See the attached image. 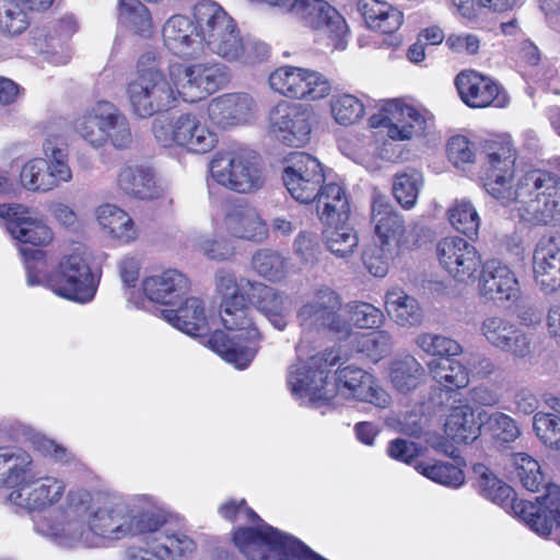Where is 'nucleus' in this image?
I'll use <instances>...</instances> for the list:
<instances>
[{"label":"nucleus","mask_w":560,"mask_h":560,"mask_svg":"<svg viewBox=\"0 0 560 560\" xmlns=\"http://www.w3.org/2000/svg\"><path fill=\"white\" fill-rule=\"evenodd\" d=\"M0 217L7 220L9 234L20 243L45 246L52 240V232L42 218L22 205H0Z\"/></svg>","instance_id":"4be33fe9"},{"label":"nucleus","mask_w":560,"mask_h":560,"mask_svg":"<svg viewBox=\"0 0 560 560\" xmlns=\"http://www.w3.org/2000/svg\"><path fill=\"white\" fill-rule=\"evenodd\" d=\"M546 405L550 412H536L533 419V428L537 438L548 448L560 452V397L546 398Z\"/></svg>","instance_id":"c03bdc74"},{"label":"nucleus","mask_w":560,"mask_h":560,"mask_svg":"<svg viewBox=\"0 0 560 560\" xmlns=\"http://www.w3.org/2000/svg\"><path fill=\"white\" fill-rule=\"evenodd\" d=\"M436 255L442 268L458 282L475 279L482 266L477 248L458 236L442 238L436 245Z\"/></svg>","instance_id":"6ab92c4d"},{"label":"nucleus","mask_w":560,"mask_h":560,"mask_svg":"<svg viewBox=\"0 0 560 560\" xmlns=\"http://www.w3.org/2000/svg\"><path fill=\"white\" fill-rule=\"evenodd\" d=\"M20 179L23 187L33 191L54 189V179L48 174L47 163L43 159L27 162L21 170Z\"/></svg>","instance_id":"680f3d73"},{"label":"nucleus","mask_w":560,"mask_h":560,"mask_svg":"<svg viewBox=\"0 0 560 560\" xmlns=\"http://www.w3.org/2000/svg\"><path fill=\"white\" fill-rule=\"evenodd\" d=\"M127 95L133 114L141 118L172 108L179 96L162 72L137 77L128 84Z\"/></svg>","instance_id":"f8f14e48"},{"label":"nucleus","mask_w":560,"mask_h":560,"mask_svg":"<svg viewBox=\"0 0 560 560\" xmlns=\"http://www.w3.org/2000/svg\"><path fill=\"white\" fill-rule=\"evenodd\" d=\"M268 81L272 91L295 100H322L331 90L330 82L324 74L301 67H280L270 73Z\"/></svg>","instance_id":"ddd939ff"},{"label":"nucleus","mask_w":560,"mask_h":560,"mask_svg":"<svg viewBox=\"0 0 560 560\" xmlns=\"http://www.w3.org/2000/svg\"><path fill=\"white\" fill-rule=\"evenodd\" d=\"M415 469L425 478L450 488H459L465 482L464 471L450 462L420 460Z\"/></svg>","instance_id":"09e8293b"},{"label":"nucleus","mask_w":560,"mask_h":560,"mask_svg":"<svg viewBox=\"0 0 560 560\" xmlns=\"http://www.w3.org/2000/svg\"><path fill=\"white\" fill-rule=\"evenodd\" d=\"M479 332L492 348L523 359L530 353V339L510 317L491 314L481 322Z\"/></svg>","instance_id":"a211bd4d"},{"label":"nucleus","mask_w":560,"mask_h":560,"mask_svg":"<svg viewBox=\"0 0 560 560\" xmlns=\"http://www.w3.org/2000/svg\"><path fill=\"white\" fill-rule=\"evenodd\" d=\"M34 477L35 465L28 452L16 446L0 447V488H19Z\"/></svg>","instance_id":"72a5a7b5"},{"label":"nucleus","mask_w":560,"mask_h":560,"mask_svg":"<svg viewBox=\"0 0 560 560\" xmlns=\"http://www.w3.org/2000/svg\"><path fill=\"white\" fill-rule=\"evenodd\" d=\"M170 75L178 95L189 103L206 98L224 89L231 80L229 68L214 60L174 66Z\"/></svg>","instance_id":"9d476101"},{"label":"nucleus","mask_w":560,"mask_h":560,"mask_svg":"<svg viewBox=\"0 0 560 560\" xmlns=\"http://www.w3.org/2000/svg\"><path fill=\"white\" fill-rule=\"evenodd\" d=\"M481 267L479 293L482 298L492 302L511 301L517 298L518 281L509 266L492 259Z\"/></svg>","instance_id":"c756f323"},{"label":"nucleus","mask_w":560,"mask_h":560,"mask_svg":"<svg viewBox=\"0 0 560 560\" xmlns=\"http://www.w3.org/2000/svg\"><path fill=\"white\" fill-rule=\"evenodd\" d=\"M96 220L102 230L121 244H130L138 237V229L132 218L113 203L101 205L95 210Z\"/></svg>","instance_id":"4c0bfd02"},{"label":"nucleus","mask_w":560,"mask_h":560,"mask_svg":"<svg viewBox=\"0 0 560 560\" xmlns=\"http://www.w3.org/2000/svg\"><path fill=\"white\" fill-rule=\"evenodd\" d=\"M219 514L229 521H241L244 520L248 523H252V526H241L237 529H235L233 534V540L236 547L240 549L238 544L235 539L236 534L241 529H254V530H260L262 528V525L266 524L259 515L253 511L250 508L247 506L246 501L244 499L240 501L230 500L219 506Z\"/></svg>","instance_id":"052dcab7"},{"label":"nucleus","mask_w":560,"mask_h":560,"mask_svg":"<svg viewBox=\"0 0 560 560\" xmlns=\"http://www.w3.org/2000/svg\"><path fill=\"white\" fill-rule=\"evenodd\" d=\"M342 310L340 294L323 285L303 302L296 318L304 332H328L338 339H347L351 335V324L342 315Z\"/></svg>","instance_id":"6e6552de"},{"label":"nucleus","mask_w":560,"mask_h":560,"mask_svg":"<svg viewBox=\"0 0 560 560\" xmlns=\"http://www.w3.org/2000/svg\"><path fill=\"white\" fill-rule=\"evenodd\" d=\"M117 185L126 195L142 200L161 195L152 168L142 164L124 165L118 173Z\"/></svg>","instance_id":"c9c22d12"},{"label":"nucleus","mask_w":560,"mask_h":560,"mask_svg":"<svg viewBox=\"0 0 560 560\" xmlns=\"http://www.w3.org/2000/svg\"><path fill=\"white\" fill-rule=\"evenodd\" d=\"M35 45L43 58L55 66L66 65L70 60L65 38L46 35L44 39L37 38Z\"/></svg>","instance_id":"338daca9"},{"label":"nucleus","mask_w":560,"mask_h":560,"mask_svg":"<svg viewBox=\"0 0 560 560\" xmlns=\"http://www.w3.org/2000/svg\"><path fill=\"white\" fill-rule=\"evenodd\" d=\"M335 395L337 392L357 400L369 402L377 408H387L392 397L371 373L355 365L339 368L336 372Z\"/></svg>","instance_id":"aec40b11"},{"label":"nucleus","mask_w":560,"mask_h":560,"mask_svg":"<svg viewBox=\"0 0 560 560\" xmlns=\"http://www.w3.org/2000/svg\"><path fill=\"white\" fill-rule=\"evenodd\" d=\"M30 26V18L26 9L19 0H0V34L4 36H18Z\"/></svg>","instance_id":"864d4df0"},{"label":"nucleus","mask_w":560,"mask_h":560,"mask_svg":"<svg viewBox=\"0 0 560 560\" xmlns=\"http://www.w3.org/2000/svg\"><path fill=\"white\" fill-rule=\"evenodd\" d=\"M194 18L202 34V49H208L228 60L237 59L244 45L236 24L224 9L212 0H200L192 9Z\"/></svg>","instance_id":"423d86ee"},{"label":"nucleus","mask_w":560,"mask_h":560,"mask_svg":"<svg viewBox=\"0 0 560 560\" xmlns=\"http://www.w3.org/2000/svg\"><path fill=\"white\" fill-rule=\"evenodd\" d=\"M253 269L269 281H279L289 273V260L279 252L258 249L252 257Z\"/></svg>","instance_id":"3c124183"},{"label":"nucleus","mask_w":560,"mask_h":560,"mask_svg":"<svg viewBox=\"0 0 560 560\" xmlns=\"http://www.w3.org/2000/svg\"><path fill=\"white\" fill-rule=\"evenodd\" d=\"M20 254L24 257L26 281L28 285H45L51 273H47L45 252L34 247H20Z\"/></svg>","instance_id":"69168bd1"},{"label":"nucleus","mask_w":560,"mask_h":560,"mask_svg":"<svg viewBox=\"0 0 560 560\" xmlns=\"http://www.w3.org/2000/svg\"><path fill=\"white\" fill-rule=\"evenodd\" d=\"M428 369L432 378L447 389L463 388L469 383L467 368L453 358L433 359Z\"/></svg>","instance_id":"49530a36"},{"label":"nucleus","mask_w":560,"mask_h":560,"mask_svg":"<svg viewBox=\"0 0 560 560\" xmlns=\"http://www.w3.org/2000/svg\"><path fill=\"white\" fill-rule=\"evenodd\" d=\"M422 183V174L413 168L395 176L393 194L402 208L410 209L416 205Z\"/></svg>","instance_id":"5fc2aeb1"},{"label":"nucleus","mask_w":560,"mask_h":560,"mask_svg":"<svg viewBox=\"0 0 560 560\" xmlns=\"http://www.w3.org/2000/svg\"><path fill=\"white\" fill-rule=\"evenodd\" d=\"M323 223L325 224L323 234L327 248L338 257L351 255L359 243L353 228L347 221Z\"/></svg>","instance_id":"8fccbe9b"},{"label":"nucleus","mask_w":560,"mask_h":560,"mask_svg":"<svg viewBox=\"0 0 560 560\" xmlns=\"http://www.w3.org/2000/svg\"><path fill=\"white\" fill-rule=\"evenodd\" d=\"M74 131L92 148L110 144L116 150L133 141L129 119L113 103L100 101L88 107L73 122Z\"/></svg>","instance_id":"39448f33"},{"label":"nucleus","mask_w":560,"mask_h":560,"mask_svg":"<svg viewBox=\"0 0 560 560\" xmlns=\"http://www.w3.org/2000/svg\"><path fill=\"white\" fill-rule=\"evenodd\" d=\"M393 348V337L387 330H377L370 334H359L357 350L373 362L387 357Z\"/></svg>","instance_id":"4d7b16f0"},{"label":"nucleus","mask_w":560,"mask_h":560,"mask_svg":"<svg viewBox=\"0 0 560 560\" xmlns=\"http://www.w3.org/2000/svg\"><path fill=\"white\" fill-rule=\"evenodd\" d=\"M252 313L245 296L221 302V322L233 335L229 337L224 331L215 330L208 340L210 349L240 370L247 368L253 361L261 339Z\"/></svg>","instance_id":"20e7f679"},{"label":"nucleus","mask_w":560,"mask_h":560,"mask_svg":"<svg viewBox=\"0 0 560 560\" xmlns=\"http://www.w3.org/2000/svg\"><path fill=\"white\" fill-rule=\"evenodd\" d=\"M315 201L322 222L348 221L350 206L346 191L339 184L322 185Z\"/></svg>","instance_id":"79ce46f5"},{"label":"nucleus","mask_w":560,"mask_h":560,"mask_svg":"<svg viewBox=\"0 0 560 560\" xmlns=\"http://www.w3.org/2000/svg\"><path fill=\"white\" fill-rule=\"evenodd\" d=\"M250 294L256 308L270 322V324L283 330L288 325V318L292 311V302L283 293L264 283L250 284Z\"/></svg>","instance_id":"473e14b6"},{"label":"nucleus","mask_w":560,"mask_h":560,"mask_svg":"<svg viewBox=\"0 0 560 560\" xmlns=\"http://www.w3.org/2000/svg\"><path fill=\"white\" fill-rule=\"evenodd\" d=\"M142 288L150 301L167 305L183 299L189 292L190 282L184 273L170 269L144 279Z\"/></svg>","instance_id":"2f4dec72"},{"label":"nucleus","mask_w":560,"mask_h":560,"mask_svg":"<svg viewBox=\"0 0 560 560\" xmlns=\"http://www.w3.org/2000/svg\"><path fill=\"white\" fill-rule=\"evenodd\" d=\"M210 173L215 183L237 194L257 191L265 184L255 156L246 151L217 153L210 163Z\"/></svg>","instance_id":"9b49d317"},{"label":"nucleus","mask_w":560,"mask_h":560,"mask_svg":"<svg viewBox=\"0 0 560 560\" xmlns=\"http://www.w3.org/2000/svg\"><path fill=\"white\" fill-rule=\"evenodd\" d=\"M535 281L546 293L560 287V234L544 235L533 256Z\"/></svg>","instance_id":"c85d7f7f"},{"label":"nucleus","mask_w":560,"mask_h":560,"mask_svg":"<svg viewBox=\"0 0 560 560\" xmlns=\"http://www.w3.org/2000/svg\"><path fill=\"white\" fill-rule=\"evenodd\" d=\"M97 285L84 253L79 249L63 256L47 280V288L56 295L81 304L94 299Z\"/></svg>","instance_id":"1a4fd4ad"},{"label":"nucleus","mask_w":560,"mask_h":560,"mask_svg":"<svg viewBox=\"0 0 560 560\" xmlns=\"http://www.w3.org/2000/svg\"><path fill=\"white\" fill-rule=\"evenodd\" d=\"M455 85L462 101L472 108H503L510 102L505 91L494 80L475 70L457 74Z\"/></svg>","instance_id":"412c9836"},{"label":"nucleus","mask_w":560,"mask_h":560,"mask_svg":"<svg viewBox=\"0 0 560 560\" xmlns=\"http://www.w3.org/2000/svg\"><path fill=\"white\" fill-rule=\"evenodd\" d=\"M215 288L221 295L222 301L234 298H244L250 294V284L256 283L249 279L241 278L237 280L235 273L229 269L221 268L214 275Z\"/></svg>","instance_id":"0e129e2a"},{"label":"nucleus","mask_w":560,"mask_h":560,"mask_svg":"<svg viewBox=\"0 0 560 560\" xmlns=\"http://www.w3.org/2000/svg\"><path fill=\"white\" fill-rule=\"evenodd\" d=\"M165 46L175 55L190 58L202 52V34L197 22L183 14L167 19L162 28Z\"/></svg>","instance_id":"cd10ccee"},{"label":"nucleus","mask_w":560,"mask_h":560,"mask_svg":"<svg viewBox=\"0 0 560 560\" xmlns=\"http://www.w3.org/2000/svg\"><path fill=\"white\" fill-rule=\"evenodd\" d=\"M310 114L300 104L280 102L270 109L269 133L281 143L300 148L311 137Z\"/></svg>","instance_id":"f3484780"},{"label":"nucleus","mask_w":560,"mask_h":560,"mask_svg":"<svg viewBox=\"0 0 560 560\" xmlns=\"http://www.w3.org/2000/svg\"><path fill=\"white\" fill-rule=\"evenodd\" d=\"M65 490L63 480L52 476L40 477L35 471V477L12 490L8 499L18 508L42 512L59 502Z\"/></svg>","instance_id":"b1692460"},{"label":"nucleus","mask_w":560,"mask_h":560,"mask_svg":"<svg viewBox=\"0 0 560 560\" xmlns=\"http://www.w3.org/2000/svg\"><path fill=\"white\" fill-rule=\"evenodd\" d=\"M486 159L483 187L493 199L528 225H560L559 175L534 168L512 185L516 153L509 142L488 143Z\"/></svg>","instance_id":"f03ea898"},{"label":"nucleus","mask_w":560,"mask_h":560,"mask_svg":"<svg viewBox=\"0 0 560 560\" xmlns=\"http://www.w3.org/2000/svg\"><path fill=\"white\" fill-rule=\"evenodd\" d=\"M415 342L427 354L440 357V359L453 358L463 353L459 342L443 335L422 332L417 336Z\"/></svg>","instance_id":"13d9d810"},{"label":"nucleus","mask_w":560,"mask_h":560,"mask_svg":"<svg viewBox=\"0 0 560 560\" xmlns=\"http://www.w3.org/2000/svg\"><path fill=\"white\" fill-rule=\"evenodd\" d=\"M256 114L257 103L247 93H225L212 98L207 105L209 120L221 129L249 124Z\"/></svg>","instance_id":"5701e85b"},{"label":"nucleus","mask_w":560,"mask_h":560,"mask_svg":"<svg viewBox=\"0 0 560 560\" xmlns=\"http://www.w3.org/2000/svg\"><path fill=\"white\" fill-rule=\"evenodd\" d=\"M118 20L121 25L141 37L153 33L152 15L139 0H119Z\"/></svg>","instance_id":"de8ad7c7"},{"label":"nucleus","mask_w":560,"mask_h":560,"mask_svg":"<svg viewBox=\"0 0 560 560\" xmlns=\"http://www.w3.org/2000/svg\"><path fill=\"white\" fill-rule=\"evenodd\" d=\"M448 221L459 233L468 237L477 236L480 217L470 200L457 199L447 210Z\"/></svg>","instance_id":"603ef678"},{"label":"nucleus","mask_w":560,"mask_h":560,"mask_svg":"<svg viewBox=\"0 0 560 560\" xmlns=\"http://www.w3.org/2000/svg\"><path fill=\"white\" fill-rule=\"evenodd\" d=\"M371 220L378 242V250L388 256H397L400 248L407 243L404 217L394 207L382 198L372 205Z\"/></svg>","instance_id":"393cba45"},{"label":"nucleus","mask_w":560,"mask_h":560,"mask_svg":"<svg viewBox=\"0 0 560 560\" xmlns=\"http://www.w3.org/2000/svg\"><path fill=\"white\" fill-rule=\"evenodd\" d=\"M372 128H385L393 140H409L423 133L427 120L415 107L399 100H388L383 103L378 113L369 119Z\"/></svg>","instance_id":"dca6fc26"},{"label":"nucleus","mask_w":560,"mask_h":560,"mask_svg":"<svg viewBox=\"0 0 560 560\" xmlns=\"http://www.w3.org/2000/svg\"><path fill=\"white\" fill-rule=\"evenodd\" d=\"M512 463L522 485L529 491L536 492L544 483V474L538 462L526 453L512 455Z\"/></svg>","instance_id":"e2e57ef3"},{"label":"nucleus","mask_w":560,"mask_h":560,"mask_svg":"<svg viewBox=\"0 0 560 560\" xmlns=\"http://www.w3.org/2000/svg\"><path fill=\"white\" fill-rule=\"evenodd\" d=\"M474 472L478 476L479 491L482 497L503 508H511L530 529L540 536L549 535L560 528V487L549 485L547 492L533 503L515 500L514 490L498 479L485 465L476 464Z\"/></svg>","instance_id":"7ed1b4c3"},{"label":"nucleus","mask_w":560,"mask_h":560,"mask_svg":"<svg viewBox=\"0 0 560 560\" xmlns=\"http://www.w3.org/2000/svg\"><path fill=\"white\" fill-rule=\"evenodd\" d=\"M489 425L494 432L495 438L504 443L515 441L520 434V428L516 421L503 412H494L489 417Z\"/></svg>","instance_id":"774afa93"},{"label":"nucleus","mask_w":560,"mask_h":560,"mask_svg":"<svg viewBox=\"0 0 560 560\" xmlns=\"http://www.w3.org/2000/svg\"><path fill=\"white\" fill-rule=\"evenodd\" d=\"M389 377L398 392L407 394L424 381L425 370L415 357L406 355L392 362Z\"/></svg>","instance_id":"a18cd8bd"},{"label":"nucleus","mask_w":560,"mask_h":560,"mask_svg":"<svg viewBox=\"0 0 560 560\" xmlns=\"http://www.w3.org/2000/svg\"><path fill=\"white\" fill-rule=\"evenodd\" d=\"M163 318L176 329L190 335L200 336L207 331L205 303L199 298H188L177 310H163Z\"/></svg>","instance_id":"58836bf2"},{"label":"nucleus","mask_w":560,"mask_h":560,"mask_svg":"<svg viewBox=\"0 0 560 560\" xmlns=\"http://www.w3.org/2000/svg\"><path fill=\"white\" fill-rule=\"evenodd\" d=\"M343 310L349 315L348 322L351 327L373 329L381 327L385 322L383 311L368 302L350 301L343 306Z\"/></svg>","instance_id":"6e6d98bb"},{"label":"nucleus","mask_w":560,"mask_h":560,"mask_svg":"<svg viewBox=\"0 0 560 560\" xmlns=\"http://www.w3.org/2000/svg\"><path fill=\"white\" fill-rule=\"evenodd\" d=\"M282 179L289 194L301 203L315 201L325 177L320 162L305 153L293 152L287 160Z\"/></svg>","instance_id":"4468645a"},{"label":"nucleus","mask_w":560,"mask_h":560,"mask_svg":"<svg viewBox=\"0 0 560 560\" xmlns=\"http://www.w3.org/2000/svg\"><path fill=\"white\" fill-rule=\"evenodd\" d=\"M481 422L469 405H459L452 409L445 422V432L455 443H470L478 439Z\"/></svg>","instance_id":"37998d69"},{"label":"nucleus","mask_w":560,"mask_h":560,"mask_svg":"<svg viewBox=\"0 0 560 560\" xmlns=\"http://www.w3.org/2000/svg\"><path fill=\"white\" fill-rule=\"evenodd\" d=\"M196 548V542L185 534L160 533L145 546L128 547L125 560H175L191 555Z\"/></svg>","instance_id":"bb28decb"},{"label":"nucleus","mask_w":560,"mask_h":560,"mask_svg":"<svg viewBox=\"0 0 560 560\" xmlns=\"http://www.w3.org/2000/svg\"><path fill=\"white\" fill-rule=\"evenodd\" d=\"M287 383L296 399L314 405L328 402L335 397V385L326 381L325 371L310 368L308 361L291 365Z\"/></svg>","instance_id":"a878e982"},{"label":"nucleus","mask_w":560,"mask_h":560,"mask_svg":"<svg viewBox=\"0 0 560 560\" xmlns=\"http://www.w3.org/2000/svg\"><path fill=\"white\" fill-rule=\"evenodd\" d=\"M384 304L390 319L400 327H418L423 322L424 313L418 300L399 287L386 292Z\"/></svg>","instance_id":"e433bc0d"},{"label":"nucleus","mask_w":560,"mask_h":560,"mask_svg":"<svg viewBox=\"0 0 560 560\" xmlns=\"http://www.w3.org/2000/svg\"><path fill=\"white\" fill-rule=\"evenodd\" d=\"M288 12L327 36L335 49L345 48L346 20L325 0H293Z\"/></svg>","instance_id":"2eb2a0df"},{"label":"nucleus","mask_w":560,"mask_h":560,"mask_svg":"<svg viewBox=\"0 0 560 560\" xmlns=\"http://www.w3.org/2000/svg\"><path fill=\"white\" fill-rule=\"evenodd\" d=\"M364 110V105L354 95L337 94L330 98V112L339 125L355 124L363 117Z\"/></svg>","instance_id":"bf43d9fd"},{"label":"nucleus","mask_w":560,"mask_h":560,"mask_svg":"<svg viewBox=\"0 0 560 560\" xmlns=\"http://www.w3.org/2000/svg\"><path fill=\"white\" fill-rule=\"evenodd\" d=\"M224 224L228 233L236 238L262 242L268 236V229L258 211L247 205H237L229 210Z\"/></svg>","instance_id":"f704fd0d"},{"label":"nucleus","mask_w":560,"mask_h":560,"mask_svg":"<svg viewBox=\"0 0 560 560\" xmlns=\"http://www.w3.org/2000/svg\"><path fill=\"white\" fill-rule=\"evenodd\" d=\"M128 537L158 534L166 523L164 512L159 509L153 498L136 495L128 498Z\"/></svg>","instance_id":"7c9ffc66"},{"label":"nucleus","mask_w":560,"mask_h":560,"mask_svg":"<svg viewBox=\"0 0 560 560\" xmlns=\"http://www.w3.org/2000/svg\"><path fill=\"white\" fill-rule=\"evenodd\" d=\"M152 132L161 145L178 147L196 154L210 152L218 143L217 133L196 113H183L167 119L156 118Z\"/></svg>","instance_id":"0eeeda50"},{"label":"nucleus","mask_w":560,"mask_h":560,"mask_svg":"<svg viewBox=\"0 0 560 560\" xmlns=\"http://www.w3.org/2000/svg\"><path fill=\"white\" fill-rule=\"evenodd\" d=\"M43 152L48 174L54 179V188L62 183H69L72 179V171L68 164L66 138L61 135L48 133L43 144Z\"/></svg>","instance_id":"a19ab883"},{"label":"nucleus","mask_w":560,"mask_h":560,"mask_svg":"<svg viewBox=\"0 0 560 560\" xmlns=\"http://www.w3.org/2000/svg\"><path fill=\"white\" fill-rule=\"evenodd\" d=\"M358 10L369 28L390 34L397 31L402 23V13L381 0H359Z\"/></svg>","instance_id":"ea45409f"},{"label":"nucleus","mask_w":560,"mask_h":560,"mask_svg":"<svg viewBox=\"0 0 560 560\" xmlns=\"http://www.w3.org/2000/svg\"><path fill=\"white\" fill-rule=\"evenodd\" d=\"M128 511L120 493L71 489L60 510L33 518L34 529L60 546L100 548L128 538Z\"/></svg>","instance_id":"f257e3e1"}]
</instances>
